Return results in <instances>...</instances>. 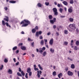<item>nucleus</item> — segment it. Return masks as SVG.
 Wrapping results in <instances>:
<instances>
[{
  "label": "nucleus",
  "instance_id": "18",
  "mask_svg": "<svg viewBox=\"0 0 79 79\" xmlns=\"http://www.w3.org/2000/svg\"><path fill=\"white\" fill-rule=\"evenodd\" d=\"M71 67L72 69H74V68H75V66L74 64H72L71 65Z\"/></svg>",
  "mask_w": 79,
  "mask_h": 79
},
{
  "label": "nucleus",
  "instance_id": "50",
  "mask_svg": "<svg viewBox=\"0 0 79 79\" xmlns=\"http://www.w3.org/2000/svg\"><path fill=\"white\" fill-rule=\"evenodd\" d=\"M6 25V26L8 27V26H9V24H8V23H5Z\"/></svg>",
  "mask_w": 79,
  "mask_h": 79
},
{
  "label": "nucleus",
  "instance_id": "49",
  "mask_svg": "<svg viewBox=\"0 0 79 79\" xmlns=\"http://www.w3.org/2000/svg\"><path fill=\"white\" fill-rule=\"evenodd\" d=\"M40 52V53H41V54H42V52H43V51H42V50H40L39 51Z\"/></svg>",
  "mask_w": 79,
  "mask_h": 79
},
{
  "label": "nucleus",
  "instance_id": "37",
  "mask_svg": "<svg viewBox=\"0 0 79 79\" xmlns=\"http://www.w3.org/2000/svg\"><path fill=\"white\" fill-rule=\"evenodd\" d=\"M45 5L46 6H48L49 5V2H45Z\"/></svg>",
  "mask_w": 79,
  "mask_h": 79
},
{
  "label": "nucleus",
  "instance_id": "63",
  "mask_svg": "<svg viewBox=\"0 0 79 79\" xmlns=\"http://www.w3.org/2000/svg\"><path fill=\"white\" fill-rule=\"evenodd\" d=\"M4 9L5 10H8V8L6 7L4 8Z\"/></svg>",
  "mask_w": 79,
  "mask_h": 79
},
{
  "label": "nucleus",
  "instance_id": "28",
  "mask_svg": "<svg viewBox=\"0 0 79 79\" xmlns=\"http://www.w3.org/2000/svg\"><path fill=\"white\" fill-rule=\"evenodd\" d=\"M56 72H55V71H54V72H53L52 75H53L54 76H55V75H56Z\"/></svg>",
  "mask_w": 79,
  "mask_h": 79
},
{
  "label": "nucleus",
  "instance_id": "61",
  "mask_svg": "<svg viewBox=\"0 0 79 79\" xmlns=\"http://www.w3.org/2000/svg\"><path fill=\"white\" fill-rule=\"evenodd\" d=\"M77 74H78V77H79V71H77Z\"/></svg>",
  "mask_w": 79,
  "mask_h": 79
},
{
  "label": "nucleus",
  "instance_id": "40",
  "mask_svg": "<svg viewBox=\"0 0 79 79\" xmlns=\"http://www.w3.org/2000/svg\"><path fill=\"white\" fill-rule=\"evenodd\" d=\"M63 9H62L61 8H60L59 11L61 13H62V11H63Z\"/></svg>",
  "mask_w": 79,
  "mask_h": 79
},
{
  "label": "nucleus",
  "instance_id": "26",
  "mask_svg": "<svg viewBox=\"0 0 79 79\" xmlns=\"http://www.w3.org/2000/svg\"><path fill=\"white\" fill-rule=\"evenodd\" d=\"M36 31V30H35V28L32 29V33H35Z\"/></svg>",
  "mask_w": 79,
  "mask_h": 79
},
{
  "label": "nucleus",
  "instance_id": "38",
  "mask_svg": "<svg viewBox=\"0 0 79 79\" xmlns=\"http://www.w3.org/2000/svg\"><path fill=\"white\" fill-rule=\"evenodd\" d=\"M34 42H33L31 43V45L32 47H34Z\"/></svg>",
  "mask_w": 79,
  "mask_h": 79
},
{
  "label": "nucleus",
  "instance_id": "59",
  "mask_svg": "<svg viewBox=\"0 0 79 79\" xmlns=\"http://www.w3.org/2000/svg\"><path fill=\"white\" fill-rule=\"evenodd\" d=\"M45 42H47V40L44 39Z\"/></svg>",
  "mask_w": 79,
  "mask_h": 79
},
{
  "label": "nucleus",
  "instance_id": "5",
  "mask_svg": "<svg viewBox=\"0 0 79 79\" xmlns=\"http://www.w3.org/2000/svg\"><path fill=\"white\" fill-rule=\"evenodd\" d=\"M67 74L68 75V76H72L73 74H74V73H73L71 72V71H69L67 72Z\"/></svg>",
  "mask_w": 79,
  "mask_h": 79
},
{
  "label": "nucleus",
  "instance_id": "58",
  "mask_svg": "<svg viewBox=\"0 0 79 79\" xmlns=\"http://www.w3.org/2000/svg\"><path fill=\"white\" fill-rule=\"evenodd\" d=\"M19 46H21V45H23V43H20L19 44Z\"/></svg>",
  "mask_w": 79,
  "mask_h": 79
},
{
  "label": "nucleus",
  "instance_id": "9",
  "mask_svg": "<svg viewBox=\"0 0 79 79\" xmlns=\"http://www.w3.org/2000/svg\"><path fill=\"white\" fill-rule=\"evenodd\" d=\"M6 18H4V20L6 21L7 22H8L9 20H8V17L7 16H5Z\"/></svg>",
  "mask_w": 79,
  "mask_h": 79
},
{
  "label": "nucleus",
  "instance_id": "52",
  "mask_svg": "<svg viewBox=\"0 0 79 79\" xmlns=\"http://www.w3.org/2000/svg\"><path fill=\"white\" fill-rule=\"evenodd\" d=\"M50 34H51V33L50 32H49L47 34L48 35H50Z\"/></svg>",
  "mask_w": 79,
  "mask_h": 79
},
{
  "label": "nucleus",
  "instance_id": "13",
  "mask_svg": "<svg viewBox=\"0 0 79 79\" xmlns=\"http://www.w3.org/2000/svg\"><path fill=\"white\" fill-rule=\"evenodd\" d=\"M31 68H28L27 69V72L28 73H30V72H31Z\"/></svg>",
  "mask_w": 79,
  "mask_h": 79
},
{
  "label": "nucleus",
  "instance_id": "21",
  "mask_svg": "<svg viewBox=\"0 0 79 79\" xmlns=\"http://www.w3.org/2000/svg\"><path fill=\"white\" fill-rule=\"evenodd\" d=\"M54 15L55 16H57L58 15V13L57 11L56 12H54Z\"/></svg>",
  "mask_w": 79,
  "mask_h": 79
},
{
  "label": "nucleus",
  "instance_id": "42",
  "mask_svg": "<svg viewBox=\"0 0 79 79\" xmlns=\"http://www.w3.org/2000/svg\"><path fill=\"white\" fill-rule=\"evenodd\" d=\"M3 65H1V67H0V70H2L3 69Z\"/></svg>",
  "mask_w": 79,
  "mask_h": 79
},
{
  "label": "nucleus",
  "instance_id": "17",
  "mask_svg": "<svg viewBox=\"0 0 79 79\" xmlns=\"http://www.w3.org/2000/svg\"><path fill=\"white\" fill-rule=\"evenodd\" d=\"M58 77L59 79H60L61 78L60 76L62 77V73H60V74H59L58 75Z\"/></svg>",
  "mask_w": 79,
  "mask_h": 79
},
{
  "label": "nucleus",
  "instance_id": "10",
  "mask_svg": "<svg viewBox=\"0 0 79 79\" xmlns=\"http://www.w3.org/2000/svg\"><path fill=\"white\" fill-rule=\"evenodd\" d=\"M21 48L23 50H25L26 49V48L25 46H21Z\"/></svg>",
  "mask_w": 79,
  "mask_h": 79
},
{
  "label": "nucleus",
  "instance_id": "7",
  "mask_svg": "<svg viewBox=\"0 0 79 79\" xmlns=\"http://www.w3.org/2000/svg\"><path fill=\"white\" fill-rule=\"evenodd\" d=\"M53 39L52 38L50 40L49 44H50L51 45H53Z\"/></svg>",
  "mask_w": 79,
  "mask_h": 79
},
{
  "label": "nucleus",
  "instance_id": "27",
  "mask_svg": "<svg viewBox=\"0 0 79 79\" xmlns=\"http://www.w3.org/2000/svg\"><path fill=\"white\" fill-rule=\"evenodd\" d=\"M44 42L43 40H41L40 44L41 45H44Z\"/></svg>",
  "mask_w": 79,
  "mask_h": 79
},
{
  "label": "nucleus",
  "instance_id": "29",
  "mask_svg": "<svg viewBox=\"0 0 79 79\" xmlns=\"http://www.w3.org/2000/svg\"><path fill=\"white\" fill-rule=\"evenodd\" d=\"M46 54H47V52L45 51L43 52V56H45L46 55Z\"/></svg>",
  "mask_w": 79,
  "mask_h": 79
},
{
  "label": "nucleus",
  "instance_id": "14",
  "mask_svg": "<svg viewBox=\"0 0 79 79\" xmlns=\"http://www.w3.org/2000/svg\"><path fill=\"white\" fill-rule=\"evenodd\" d=\"M48 18L49 19H52L53 18V16H52V15H50L48 16Z\"/></svg>",
  "mask_w": 79,
  "mask_h": 79
},
{
  "label": "nucleus",
  "instance_id": "45",
  "mask_svg": "<svg viewBox=\"0 0 79 79\" xmlns=\"http://www.w3.org/2000/svg\"><path fill=\"white\" fill-rule=\"evenodd\" d=\"M39 38L40 39H43V36H42L41 35L40 36Z\"/></svg>",
  "mask_w": 79,
  "mask_h": 79
},
{
  "label": "nucleus",
  "instance_id": "16",
  "mask_svg": "<svg viewBox=\"0 0 79 79\" xmlns=\"http://www.w3.org/2000/svg\"><path fill=\"white\" fill-rule=\"evenodd\" d=\"M50 50L51 52L52 53H53L54 52V49L51 48L50 49Z\"/></svg>",
  "mask_w": 79,
  "mask_h": 79
},
{
  "label": "nucleus",
  "instance_id": "46",
  "mask_svg": "<svg viewBox=\"0 0 79 79\" xmlns=\"http://www.w3.org/2000/svg\"><path fill=\"white\" fill-rule=\"evenodd\" d=\"M19 62H18L17 63H15V65H16V66H18V65H19Z\"/></svg>",
  "mask_w": 79,
  "mask_h": 79
},
{
  "label": "nucleus",
  "instance_id": "8",
  "mask_svg": "<svg viewBox=\"0 0 79 79\" xmlns=\"http://www.w3.org/2000/svg\"><path fill=\"white\" fill-rule=\"evenodd\" d=\"M68 11L69 13H72V12H73V7L72 6H71L70 8L69 9Z\"/></svg>",
  "mask_w": 79,
  "mask_h": 79
},
{
  "label": "nucleus",
  "instance_id": "25",
  "mask_svg": "<svg viewBox=\"0 0 79 79\" xmlns=\"http://www.w3.org/2000/svg\"><path fill=\"white\" fill-rule=\"evenodd\" d=\"M8 73L10 74H12V70L10 69H9Z\"/></svg>",
  "mask_w": 79,
  "mask_h": 79
},
{
  "label": "nucleus",
  "instance_id": "1",
  "mask_svg": "<svg viewBox=\"0 0 79 79\" xmlns=\"http://www.w3.org/2000/svg\"><path fill=\"white\" fill-rule=\"evenodd\" d=\"M67 29L70 32H71L75 30L76 28V25L75 24H70L69 25L68 27H67Z\"/></svg>",
  "mask_w": 79,
  "mask_h": 79
},
{
  "label": "nucleus",
  "instance_id": "12",
  "mask_svg": "<svg viewBox=\"0 0 79 79\" xmlns=\"http://www.w3.org/2000/svg\"><path fill=\"white\" fill-rule=\"evenodd\" d=\"M64 4V5H68V2L65 1H64L62 2Z\"/></svg>",
  "mask_w": 79,
  "mask_h": 79
},
{
  "label": "nucleus",
  "instance_id": "3",
  "mask_svg": "<svg viewBox=\"0 0 79 79\" xmlns=\"http://www.w3.org/2000/svg\"><path fill=\"white\" fill-rule=\"evenodd\" d=\"M42 73V71L40 70V71L39 70L37 71V76L39 78H40V75L41 74V73Z\"/></svg>",
  "mask_w": 79,
  "mask_h": 79
},
{
  "label": "nucleus",
  "instance_id": "64",
  "mask_svg": "<svg viewBox=\"0 0 79 79\" xmlns=\"http://www.w3.org/2000/svg\"><path fill=\"white\" fill-rule=\"evenodd\" d=\"M31 56H32V57H34V56H35L33 54H32L31 55Z\"/></svg>",
  "mask_w": 79,
  "mask_h": 79
},
{
  "label": "nucleus",
  "instance_id": "31",
  "mask_svg": "<svg viewBox=\"0 0 79 79\" xmlns=\"http://www.w3.org/2000/svg\"><path fill=\"white\" fill-rule=\"evenodd\" d=\"M2 25H3V26H5V25L6 23L3 20L2 21Z\"/></svg>",
  "mask_w": 79,
  "mask_h": 79
},
{
  "label": "nucleus",
  "instance_id": "56",
  "mask_svg": "<svg viewBox=\"0 0 79 79\" xmlns=\"http://www.w3.org/2000/svg\"><path fill=\"white\" fill-rule=\"evenodd\" d=\"M19 72H21V68H19Z\"/></svg>",
  "mask_w": 79,
  "mask_h": 79
},
{
  "label": "nucleus",
  "instance_id": "55",
  "mask_svg": "<svg viewBox=\"0 0 79 79\" xmlns=\"http://www.w3.org/2000/svg\"><path fill=\"white\" fill-rule=\"evenodd\" d=\"M60 18H64L65 17V16H63V15H61L60 16Z\"/></svg>",
  "mask_w": 79,
  "mask_h": 79
},
{
  "label": "nucleus",
  "instance_id": "6",
  "mask_svg": "<svg viewBox=\"0 0 79 79\" xmlns=\"http://www.w3.org/2000/svg\"><path fill=\"white\" fill-rule=\"evenodd\" d=\"M56 18H53V20H50V22L51 24H54V22H56Z\"/></svg>",
  "mask_w": 79,
  "mask_h": 79
},
{
  "label": "nucleus",
  "instance_id": "34",
  "mask_svg": "<svg viewBox=\"0 0 79 79\" xmlns=\"http://www.w3.org/2000/svg\"><path fill=\"white\" fill-rule=\"evenodd\" d=\"M73 48L75 50H77V47L76 46H74Z\"/></svg>",
  "mask_w": 79,
  "mask_h": 79
},
{
  "label": "nucleus",
  "instance_id": "20",
  "mask_svg": "<svg viewBox=\"0 0 79 79\" xmlns=\"http://www.w3.org/2000/svg\"><path fill=\"white\" fill-rule=\"evenodd\" d=\"M9 2L11 3H16V1H9Z\"/></svg>",
  "mask_w": 79,
  "mask_h": 79
},
{
  "label": "nucleus",
  "instance_id": "62",
  "mask_svg": "<svg viewBox=\"0 0 79 79\" xmlns=\"http://www.w3.org/2000/svg\"><path fill=\"white\" fill-rule=\"evenodd\" d=\"M56 34L58 36V35H59V33H58V32H56Z\"/></svg>",
  "mask_w": 79,
  "mask_h": 79
},
{
  "label": "nucleus",
  "instance_id": "57",
  "mask_svg": "<svg viewBox=\"0 0 79 79\" xmlns=\"http://www.w3.org/2000/svg\"><path fill=\"white\" fill-rule=\"evenodd\" d=\"M54 4H55V5H57V3L56 2H54Z\"/></svg>",
  "mask_w": 79,
  "mask_h": 79
},
{
  "label": "nucleus",
  "instance_id": "53",
  "mask_svg": "<svg viewBox=\"0 0 79 79\" xmlns=\"http://www.w3.org/2000/svg\"><path fill=\"white\" fill-rule=\"evenodd\" d=\"M35 29H36L37 30L39 29V28L37 26H36L35 27Z\"/></svg>",
  "mask_w": 79,
  "mask_h": 79
},
{
  "label": "nucleus",
  "instance_id": "4",
  "mask_svg": "<svg viewBox=\"0 0 79 79\" xmlns=\"http://www.w3.org/2000/svg\"><path fill=\"white\" fill-rule=\"evenodd\" d=\"M42 33V31H37L36 33V37H39V35H41Z\"/></svg>",
  "mask_w": 79,
  "mask_h": 79
},
{
  "label": "nucleus",
  "instance_id": "15",
  "mask_svg": "<svg viewBox=\"0 0 79 79\" xmlns=\"http://www.w3.org/2000/svg\"><path fill=\"white\" fill-rule=\"evenodd\" d=\"M52 10L53 12H55L57 11V9L56 8H53L52 9Z\"/></svg>",
  "mask_w": 79,
  "mask_h": 79
},
{
  "label": "nucleus",
  "instance_id": "43",
  "mask_svg": "<svg viewBox=\"0 0 79 79\" xmlns=\"http://www.w3.org/2000/svg\"><path fill=\"white\" fill-rule=\"evenodd\" d=\"M28 40L29 41H33V40H31V39L29 38H28Z\"/></svg>",
  "mask_w": 79,
  "mask_h": 79
},
{
  "label": "nucleus",
  "instance_id": "22",
  "mask_svg": "<svg viewBox=\"0 0 79 79\" xmlns=\"http://www.w3.org/2000/svg\"><path fill=\"white\" fill-rule=\"evenodd\" d=\"M75 44L77 46L79 45V41H77L75 43Z\"/></svg>",
  "mask_w": 79,
  "mask_h": 79
},
{
  "label": "nucleus",
  "instance_id": "47",
  "mask_svg": "<svg viewBox=\"0 0 79 79\" xmlns=\"http://www.w3.org/2000/svg\"><path fill=\"white\" fill-rule=\"evenodd\" d=\"M68 67H66L65 68V71H66V72H67V71H68Z\"/></svg>",
  "mask_w": 79,
  "mask_h": 79
},
{
  "label": "nucleus",
  "instance_id": "36",
  "mask_svg": "<svg viewBox=\"0 0 79 79\" xmlns=\"http://www.w3.org/2000/svg\"><path fill=\"white\" fill-rule=\"evenodd\" d=\"M17 46H15L13 48V50H15L17 49Z\"/></svg>",
  "mask_w": 79,
  "mask_h": 79
},
{
  "label": "nucleus",
  "instance_id": "54",
  "mask_svg": "<svg viewBox=\"0 0 79 79\" xmlns=\"http://www.w3.org/2000/svg\"><path fill=\"white\" fill-rule=\"evenodd\" d=\"M56 25H54L53 26V28L54 29H56Z\"/></svg>",
  "mask_w": 79,
  "mask_h": 79
},
{
  "label": "nucleus",
  "instance_id": "23",
  "mask_svg": "<svg viewBox=\"0 0 79 79\" xmlns=\"http://www.w3.org/2000/svg\"><path fill=\"white\" fill-rule=\"evenodd\" d=\"M17 75L18 76H20V77H22V75L21 73H19V72H18L17 73Z\"/></svg>",
  "mask_w": 79,
  "mask_h": 79
},
{
  "label": "nucleus",
  "instance_id": "60",
  "mask_svg": "<svg viewBox=\"0 0 79 79\" xmlns=\"http://www.w3.org/2000/svg\"><path fill=\"white\" fill-rule=\"evenodd\" d=\"M13 60L15 63H16V59H15V58L13 59Z\"/></svg>",
  "mask_w": 79,
  "mask_h": 79
},
{
  "label": "nucleus",
  "instance_id": "41",
  "mask_svg": "<svg viewBox=\"0 0 79 79\" xmlns=\"http://www.w3.org/2000/svg\"><path fill=\"white\" fill-rule=\"evenodd\" d=\"M37 5L39 7H41L42 6V5L40 3H38Z\"/></svg>",
  "mask_w": 79,
  "mask_h": 79
},
{
  "label": "nucleus",
  "instance_id": "30",
  "mask_svg": "<svg viewBox=\"0 0 79 79\" xmlns=\"http://www.w3.org/2000/svg\"><path fill=\"white\" fill-rule=\"evenodd\" d=\"M4 62L5 63H7L8 62V58H5L4 60Z\"/></svg>",
  "mask_w": 79,
  "mask_h": 79
},
{
  "label": "nucleus",
  "instance_id": "11",
  "mask_svg": "<svg viewBox=\"0 0 79 79\" xmlns=\"http://www.w3.org/2000/svg\"><path fill=\"white\" fill-rule=\"evenodd\" d=\"M38 67H39L40 69V70H41V71H42V70H43V69L42 68V67H41V65H40V64H39L38 65Z\"/></svg>",
  "mask_w": 79,
  "mask_h": 79
},
{
  "label": "nucleus",
  "instance_id": "19",
  "mask_svg": "<svg viewBox=\"0 0 79 79\" xmlns=\"http://www.w3.org/2000/svg\"><path fill=\"white\" fill-rule=\"evenodd\" d=\"M69 20L70 22H73L74 21V19L72 18H69Z\"/></svg>",
  "mask_w": 79,
  "mask_h": 79
},
{
  "label": "nucleus",
  "instance_id": "35",
  "mask_svg": "<svg viewBox=\"0 0 79 79\" xmlns=\"http://www.w3.org/2000/svg\"><path fill=\"white\" fill-rule=\"evenodd\" d=\"M74 3V1L73 0H70V4H73Z\"/></svg>",
  "mask_w": 79,
  "mask_h": 79
},
{
  "label": "nucleus",
  "instance_id": "51",
  "mask_svg": "<svg viewBox=\"0 0 79 79\" xmlns=\"http://www.w3.org/2000/svg\"><path fill=\"white\" fill-rule=\"evenodd\" d=\"M45 50V47H43V48H42V50Z\"/></svg>",
  "mask_w": 79,
  "mask_h": 79
},
{
  "label": "nucleus",
  "instance_id": "48",
  "mask_svg": "<svg viewBox=\"0 0 79 79\" xmlns=\"http://www.w3.org/2000/svg\"><path fill=\"white\" fill-rule=\"evenodd\" d=\"M34 69L35 71H37L39 69L35 68H34Z\"/></svg>",
  "mask_w": 79,
  "mask_h": 79
},
{
  "label": "nucleus",
  "instance_id": "24",
  "mask_svg": "<svg viewBox=\"0 0 79 79\" xmlns=\"http://www.w3.org/2000/svg\"><path fill=\"white\" fill-rule=\"evenodd\" d=\"M64 33L65 34H68V31L67 30H65L64 31Z\"/></svg>",
  "mask_w": 79,
  "mask_h": 79
},
{
  "label": "nucleus",
  "instance_id": "44",
  "mask_svg": "<svg viewBox=\"0 0 79 79\" xmlns=\"http://www.w3.org/2000/svg\"><path fill=\"white\" fill-rule=\"evenodd\" d=\"M28 73H29V76H31L32 75V72H30Z\"/></svg>",
  "mask_w": 79,
  "mask_h": 79
},
{
  "label": "nucleus",
  "instance_id": "32",
  "mask_svg": "<svg viewBox=\"0 0 79 79\" xmlns=\"http://www.w3.org/2000/svg\"><path fill=\"white\" fill-rule=\"evenodd\" d=\"M21 73L22 74L23 76H24V75H25V73H24L23 71H21Z\"/></svg>",
  "mask_w": 79,
  "mask_h": 79
},
{
  "label": "nucleus",
  "instance_id": "33",
  "mask_svg": "<svg viewBox=\"0 0 79 79\" xmlns=\"http://www.w3.org/2000/svg\"><path fill=\"white\" fill-rule=\"evenodd\" d=\"M57 6L59 8H60V7H61V6H62V5H61V4H58Z\"/></svg>",
  "mask_w": 79,
  "mask_h": 79
},
{
  "label": "nucleus",
  "instance_id": "2",
  "mask_svg": "<svg viewBox=\"0 0 79 79\" xmlns=\"http://www.w3.org/2000/svg\"><path fill=\"white\" fill-rule=\"evenodd\" d=\"M24 24L22 25V27H26L28 25V24H30V22L27 20H24L20 23V24Z\"/></svg>",
  "mask_w": 79,
  "mask_h": 79
},
{
  "label": "nucleus",
  "instance_id": "39",
  "mask_svg": "<svg viewBox=\"0 0 79 79\" xmlns=\"http://www.w3.org/2000/svg\"><path fill=\"white\" fill-rule=\"evenodd\" d=\"M64 45H67L68 44V43L67 42L65 41L64 43Z\"/></svg>",
  "mask_w": 79,
  "mask_h": 79
}]
</instances>
